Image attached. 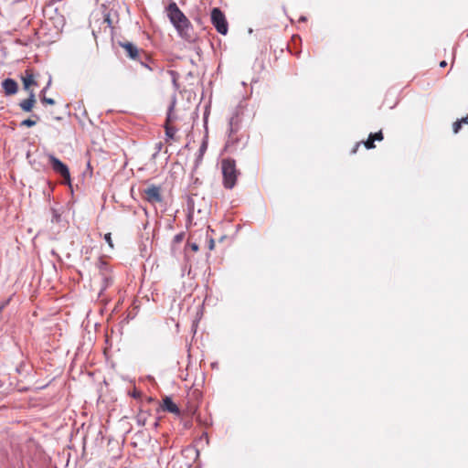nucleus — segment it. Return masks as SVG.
Listing matches in <instances>:
<instances>
[{"mask_svg": "<svg viewBox=\"0 0 468 468\" xmlns=\"http://www.w3.org/2000/svg\"><path fill=\"white\" fill-rule=\"evenodd\" d=\"M169 21L176 29L178 35L186 37L191 27L190 21L186 15L179 9L176 2H171L165 8Z\"/></svg>", "mask_w": 468, "mask_h": 468, "instance_id": "obj_1", "label": "nucleus"}, {"mask_svg": "<svg viewBox=\"0 0 468 468\" xmlns=\"http://www.w3.org/2000/svg\"><path fill=\"white\" fill-rule=\"evenodd\" d=\"M223 174V185L228 189H232L237 182L236 163L233 159H224L221 163Z\"/></svg>", "mask_w": 468, "mask_h": 468, "instance_id": "obj_2", "label": "nucleus"}, {"mask_svg": "<svg viewBox=\"0 0 468 468\" xmlns=\"http://www.w3.org/2000/svg\"><path fill=\"white\" fill-rule=\"evenodd\" d=\"M211 23L216 30L221 35H227L229 31V24L224 13L218 8L214 7L211 10Z\"/></svg>", "mask_w": 468, "mask_h": 468, "instance_id": "obj_3", "label": "nucleus"}, {"mask_svg": "<svg viewBox=\"0 0 468 468\" xmlns=\"http://www.w3.org/2000/svg\"><path fill=\"white\" fill-rule=\"evenodd\" d=\"M48 161L52 169L58 175H60L65 180L70 181V174L69 167L57 158L54 154H48Z\"/></svg>", "mask_w": 468, "mask_h": 468, "instance_id": "obj_4", "label": "nucleus"}, {"mask_svg": "<svg viewBox=\"0 0 468 468\" xmlns=\"http://www.w3.org/2000/svg\"><path fill=\"white\" fill-rule=\"evenodd\" d=\"M243 113V107L241 105H238L232 112L231 117L229 122V137L231 138L234 133H236L239 129V124L241 122V114Z\"/></svg>", "mask_w": 468, "mask_h": 468, "instance_id": "obj_5", "label": "nucleus"}, {"mask_svg": "<svg viewBox=\"0 0 468 468\" xmlns=\"http://www.w3.org/2000/svg\"><path fill=\"white\" fill-rule=\"evenodd\" d=\"M145 199L150 203H161L163 201V197L160 192V187L154 185H152L148 188L144 190Z\"/></svg>", "mask_w": 468, "mask_h": 468, "instance_id": "obj_6", "label": "nucleus"}, {"mask_svg": "<svg viewBox=\"0 0 468 468\" xmlns=\"http://www.w3.org/2000/svg\"><path fill=\"white\" fill-rule=\"evenodd\" d=\"M2 88L4 89L5 93L10 96L17 92L18 85L15 80L7 78L2 81Z\"/></svg>", "mask_w": 468, "mask_h": 468, "instance_id": "obj_7", "label": "nucleus"}, {"mask_svg": "<svg viewBox=\"0 0 468 468\" xmlns=\"http://www.w3.org/2000/svg\"><path fill=\"white\" fill-rule=\"evenodd\" d=\"M36 102L34 90H29L28 98L19 102V107L22 111L29 112Z\"/></svg>", "mask_w": 468, "mask_h": 468, "instance_id": "obj_8", "label": "nucleus"}, {"mask_svg": "<svg viewBox=\"0 0 468 468\" xmlns=\"http://www.w3.org/2000/svg\"><path fill=\"white\" fill-rule=\"evenodd\" d=\"M120 46L125 49L130 58L136 59L140 56L138 48L132 42H121Z\"/></svg>", "mask_w": 468, "mask_h": 468, "instance_id": "obj_9", "label": "nucleus"}, {"mask_svg": "<svg viewBox=\"0 0 468 468\" xmlns=\"http://www.w3.org/2000/svg\"><path fill=\"white\" fill-rule=\"evenodd\" d=\"M21 80L23 81L24 89L26 90H30L29 87L31 85H37V82L34 80L33 73L30 69H26L24 74L21 76Z\"/></svg>", "mask_w": 468, "mask_h": 468, "instance_id": "obj_10", "label": "nucleus"}, {"mask_svg": "<svg viewBox=\"0 0 468 468\" xmlns=\"http://www.w3.org/2000/svg\"><path fill=\"white\" fill-rule=\"evenodd\" d=\"M163 409L171 413L179 414L180 410L176 404L174 403L170 397H165L163 399Z\"/></svg>", "mask_w": 468, "mask_h": 468, "instance_id": "obj_11", "label": "nucleus"}, {"mask_svg": "<svg viewBox=\"0 0 468 468\" xmlns=\"http://www.w3.org/2000/svg\"><path fill=\"white\" fill-rule=\"evenodd\" d=\"M207 144L206 141H204L201 144V145H200V147H199V149H198V151H197V153L196 154L195 168H197L201 164V162L203 160V156H204V154H205V153L207 151Z\"/></svg>", "mask_w": 468, "mask_h": 468, "instance_id": "obj_12", "label": "nucleus"}, {"mask_svg": "<svg viewBox=\"0 0 468 468\" xmlns=\"http://www.w3.org/2000/svg\"><path fill=\"white\" fill-rule=\"evenodd\" d=\"M101 281H102V286L101 289V292L105 291L107 289V287L112 282V278L110 276H107L104 274H102Z\"/></svg>", "mask_w": 468, "mask_h": 468, "instance_id": "obj_13", "label": "nucleus"}, {"mask_svg": "<svg viewBox=\"0 0 468 468\" xmlns=\"http://www.w3.org/2000/svg\"><path fill=\"white\" fill-rule=\"evenodd\" d=\"M176 133V129L172 127V126H169V125H165V135L166 137L170 138V139H173L175 134Z\"/></svg>", "mask_w": 468, "mask_h": 468, "instance_id": "obj_14", "label": "nucleus"}, {"mask_svg": "<svg viewBox=\"0 0 468 468\" xmlns=\"http://www.w3.org/2000/svg\"><path fill=\"white\" fill-rule=\"evenodd\" d=\"M51 212H52L51 222L58 223L60 221V218H61L60 214L55 208H52Z\"/></svg>", "mask_w": 468, "mask_h": 468, "instance_id": "obj_15", "label": "nucleus"}, {"mask_svg": "<svg viewBox=\"0 0 468 468\" xmlns=\"http://www.w3.org/2000/svg\"><path fill=\"white\" fill-rule=\"evenodd\" d=\"M374 142H375L374 138L370 137V134H369L367 140L366 142H364V145L367 149H373V148H375Z\"/></svg>", "mask_w": 468, "mask_h": 468, "instance_id": "obj_16", "label": "nucleus"}, {"mask_svg": "<svg viewBox=\"0 0 468 468\" xmlns=\"http://www.w3.org/2000/svg\"><path fill=\"white\" fill-rule=\"evenodd\" d=\"M175 104H176V101H173L172 103L170 104L169 108H168L167 117H166V122H171L174 119L173 115H172V112L174 111Z\"/></svg>", "mask_w": 468, "mask_h": 468, "instance_id": "obj_17", "label": "nucleus"}, {"mask_svg": "<svg viewBox=\"0 0 468 468\" xmlns=\"http://www.w3.org/2000/svg\"><path fill=\"white\" fill-rule=\"evenodd\" d=\"M36 123H37V121H35V120L26 119V120L21 122L20 125L21 126H27V127H33V126L36 125Z\"/></svg>", "mask_w": 468, "mask_h": 468, "instance_id": "obj_18", "label": "nucleus"}, {"mask_svg": "<svg viewBox=\"0 0 468 468\" xmlns=\"http://www.w3.org/2000/svg\"><path fill=\"white\" fill-rule=\"evenodd\" d=\"M370 137H373L375 141H382L383 140V133L381 131H378L374 133H370Z\"/></svg>", "mask_w": 468, "mask_h": 468, "instance_id": "obj_19", "label": "nucleus"}, {"mask_svg": "<svg viewBox=\"0 0 468 468\" xmlns=\"http://www.w3.org/2000/svg\"><path fill=\"white\" fill-rule=\"evenodd\" d=\"M40 98H41V101L43 103H47V104H49V105H54L55 104V101L52 98H48L45 95L41 96Z\"/></svg>", "mask_w": 468, "mask_h": 468, "instance_id": "obj_20", "label": "nucleus"}, {"mask_svg": "<svg viewBox=\"0 0 468 468\" xmlns=\"http://www.w3.org/2000/svg\"><path fill=\"white\" fill-rule=\"evenodd\" d=\"M461 127H462V123H461V122H459V120L454 122L453 124H452V131H453V133H457L460 131Z\"/></svg>", "mask_w": 468, "mask_h": 468, "instance_id": "obj_21", "label": "nucleus"}, {"mask_svg": "<svg viewBox=\"0 0 468 468\" xmlns=\"http://www.w3.org/2000/svg\"><path fill=\"white\" fill-rule=\"evenodd\" d=\"M104 239L105 241L109 244V246L111 248H113V244H112V236H111V233H106L104 235Z\"/></svg>", "mask_w": 468, "mask_h": 468, "instance_id": "obj_22", "label": "nucleus"}, {"mask_svg": "<svg viewBox=\"0 0 468 468\" xmlns=\"http://www.w3.org/2000/svg\"><path fill=\"white\" fill-rule=\"evenodd\" d=\"M184 239V233H179V234H176L175 237H174V241L176 243H179L183 240Z\"/></svg>", "mask_w": 468, "mask_h": 468, "instance_id": "obj_23", "label": "nucleus"}, {"mask_svg": "<svg viewBox=\"0 0 468 468\" xmlns=\"http://www.w3.org/2000/svg\"><path fill=\"white\" fill-rule=\"evenodd\" d=\"M50 84H51V78H49V80L47 83V86L45 88H43V90L40 91V97L45 95V93H46L47 90L49 88Z\"/></svg>", "mask_w": 468, "mask_h": 468, "instance_id": "obj_24", "label": "nucleus"}, {"mask_svg": "<svg viewBox=\"0 0 468 468\" xmlns=\"http://www.w3.org/2000/svg\"><path fill=\"white\" fill-rule=\"evenodd\" d=\"M214 247H215V241H214V239H209V242H208V249H209L210 250H212L214 249Z\"/></svg>", "mask_w": 468, "mask_h": 468, "instance_id": "obj_25", "label": "nucleus"}, {"mask_svg": "<svg viewBox=\"0 0 468 468\" xmlns=\"http://www.w3.org/2000/svg\"><path fill=\"white\" fill-rule=\"evenodd\" d=\"M459 122H461V123H468V115L465 116V117H463L461 120H459Z\"/></svg>", "mask_w": 468, "mask_h": 468, "instance_id": "obj_26", "label": "nucleus"}, {"mask_svg": "<svg viewBox=\"0 0 468 468\" xmlns=\"http://www.w3.org/2000/svg\"><path fill=\"white\" fill-rule=\"evenodd\" d=\"M191 249H192L194 251H197V250H198V245H197V244H196V243H193V244L191 245Z\"/></svg>", "mask_w": 468, "mask_h": 468, "instance_id": "obj_27", "label": "nucleus"}, {"mask_svg": "<svg viewBox=\"0 0 468 468\" xmlns=\"http://www.w3.org/2000/svg\"><path fill=\"white\" fill-rule=\"evenodd\" d=\"M132 396H133V398H137V397H139V396H140V392H139V391H137V390H134V391L132 393Z\"/></svg>", "mask_w": 468, "mask_h": 468, "instance_id": "obj_28", "label": "nucleus"}, {"mask_svg": "<svg viewBox=\"0 0 468 468\" xmlns=\"http://www.w3.org/2000/svg\"><path fill=\"white\" fill-rule=\"evenodd\" d=\"M447 66V62L445 60L441 61L440 67L444 68Z\"/></svg>", "mask_w": 468, "mask_h": 468, "instance_id": "obj_29", "label": "nucleus"}, {"mask_svg": "<svg viewBox=\"0 0 468 468\" xmlns=\"http://www.w3.org/2000/svg\"><path fill=\"white\" fill-rule=\"evenodd\" d=\"M299 21L300 22H305L306 21V17L302 16L300 18H299Z\"/></svg>", "mask_w": 468, "mask_h": 468, "instance_id": "obj_30", "label": "nucleus"}, {"mask_svg": "<svg viewBox=\"0 0 468 468\" xmlns=\"http://www.w3.org/2000/svg\"><path fill=\"white\" fill-rule=\"evenodd\" d=\"M107 268V264L103 261H101V269Z\"/></svg>", "mask_w": 468, "mask_h": 468, "instance_id": "obj_31", "label": "nucleus"}, {"mask_svg": "<svg viewBox=\"0 0 468 468\" xmlns=\"http://www.w3.org/2000/svg\"><path fill=\"white\" fill-rule=\"evenodd\" d=\"M207 112H206L205 114H204V121H205V122H207Z\"/></svg>", "mask_w": 468, "mask_h": 468, "instance_id": "obj_32", "label": "nucleus"}, {"mask_svg": "<svg viewBox=\"0 0 468 468\" xmlns=\"http://www.w3.org/2000/svg\"><path fill=\"white\" fill-rule=\"evenodd\" d=\"M142 65H144V67L146 68H149L147 64H144V62H142Z\"/></svg>", "mask_w": 468, "mask_h": 468, "instance_id": "obj_33", "label": "nucleus"}, {"mask_svg": "<svg viewBox=\"0 0 468 468\" xmlns=\"http://www.w3.org/2000/svg\"><path fill=\"white\" fill-rule=\"evenodd\" d=\"M33 116H34L35 118H37V120H38V119H39V117H38L37 115H36V114H34Z\"/></svg>", "mask_w": 468, "mask_h": 468, "instance_id": "obj_34", "label": "nucleus"}, {"mask_svg": "<svg viewBox=\"0 0 468 468\" xmlns=\"http://www.w3.org/2000/svg\"><path fill=\"white\" fill-rule=\"evenodd\" d=\"M105 20H106L109 24L111 23V22H110V19H109L108 17H107Z\"/></svg>", "mask_w": 468, "mask_h": 468, "instance_id": "obj_35", "label": "nucleus"}]
</instances>
